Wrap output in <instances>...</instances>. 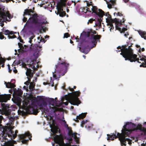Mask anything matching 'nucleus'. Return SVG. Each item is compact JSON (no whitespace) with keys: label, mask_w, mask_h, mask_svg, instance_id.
Returning a JSON list of instances; mask_svg holds the SVG:
<instances>
[{"label":"nucleus","mask_w":146,"mask_h":146,"mask_svg":"<svg viewBox=\"0 0 146 146\" xmlns=\"http://www.w3.org/2000/svg\"><path fill=\"white\" fill-rule=\"evenodd\" d=\"M1 105L2 106L3 109L1 113L2 114H4L5 115L8 116L9 119L11 122H9L7 124V126H6L5 128L0 127V140L1 141L4 143L2 144H3L2 146H14L13 144H15L16 141L13 140L8 141L7 137V134H5V132H7V129L9 130V132L8 135V137H10L11 139H14L17 136V131L15 130L14 132L11 129L13 128L14 127L12 126L13 122L14 120L13 117H10L9 115L10 113V111L9 109H7L9 108V106H5L4 104L1 103Z\"/></svg>","instance_id":"nucleus-1"},{"label":"nucleus","mask_w":146,"mask_h":146,"mask_svg":"<svg viewBox=\"0 0 146 146\" xmlns=\"http://www.w3.org/2000/svg\"><path fill=\"white\" fill-rule=\"evenodd\" d=\"M117 49H119L116 50L117 52L121 51L120 54L122 55L125 60H129L131 62L137 61L138 62L141 64L140 66V67H146V57L145 56H140L139 58H137V55L133 54L132 49L130 48H127L125 46H119L117 47Z\"/></svg>","instance_id":"nucleus-2"},{"label":"nucleus","mask_w":146,"mask_h":146,"mask_svg":"<svg viewBox=\"0 0 146 146\" xmlns=\"http://www.w3.org/2000/svg\"><path fill=\"white\" fill-rule=\"evenodd\" d=\"M27 35L29 38L28 41V42L31 44V47H30V48L31 52L33 53V55L31 56V58L34 61L33 62H32L29 65L33 70H36L38 66L37 64V62L36 63H35L34 62L36 61V59L40 56L39 52L41 51V49L40 48L38 47L35 48H32L33 44L32 39L35 37V35L33 33L31 32H29L27 33Z\"/></svg>","instance_id":"nucleus-3"},{"label":"nucleus","mask_w":146,"mask_h":146,"mask_svg":"<svg viewBox=\"0 0 146 146\" xmlns=\"http://www.w3.org/2000/svg\"><path fill=\"white\" fill-rule=\"evenodd\" d=\"M139 129L144 133H146V128L143 127L141 124H138L137 126L131 122H127L125 123L122 129L121 134L125 138L129 135L132 131Z\"/></svg>","instance_id":"nucleus-4"},{"label":"nucleus","mask_w":146,"mask_h":146,"mask_svg":"<svg viewBox=\"0 0 146 146\" xmlns=\"http://www.w3.org/2000/svg\"><path fill=\"white\" fill-rule=\"evenodd\" d=\"M33 13L31 10H25L24 13V18L23 19V21L25 22L27 17H29V19L24 26L23 29L22 30V31L25 32L26 29L27 27H28L31 23H34L35 24H38V25H42V23H40L38 21V17H37V15L34 14L32 15L31 17V13Z\"/></svg>","instance_id":"nucleus-5"},{"label":"nucleus","mask_w":146,"mask_h":146,"mask_svg":"<svg viewBox=\"0 0 146 146\" xmlns=\"http://www.w3.org/2000/svg\"><path fill=\"white\" fill-rule=\"evenodd\" d=\"M80 93L78 91H76L69 93L68 95H66L62 98L61 101L66 105H68L69 102L72 105L78 106L80 103L78 98Z\"/></svg>","instance_id":"nucleus-6"},{"label":"nucleus","mask_w":146,"mask_h":146,"mask_svg":"<svg viewBox=\"0 0 146 146\" xmlns=\"http://www.w3.org/2000/svg\"><path fill=\"white\" fill-rule=\"evenodd\" d=\"M104 15L105 17L106 22L108 24L114 22L115 24L116 29L118 30L121 33H123L127 30L126 28H121V26L123 25V23L125 21L124 19H122V22L121 21H120L116 19H115L113 20L112 19L111 15L108 13H106L105 14H104Z\"/></svg>","instance_id":"nucleus-7"},{"label":"nucleus","mask_w":146,"mask_h":146,"mask_svg":"<svg viewBox=\"0 0 146 146\" xmlns=\"http://www.w3.org/2000/svg\"><path fill=\"white\" fill-rule=\"evenodd\" d=\"M107 140H113L114 139L118 137L122 146H126V143L127 142H128L129 145H131V144L132 140L134 139V138H131V139H130L128 138H125L124 136H123L121 133H120L117 132H115L110 134H107Z\"/></svg>","instance_id":"nucleus-8"},{"label":"nucleus","mask_w":146,"mask_h":146,"mask_svg":"<svg viewBox=\"0 0 146 146\" xmlns=\"http://www.w3.org/2000/svg\"><path fill=\"white\" fill-rule=\"evenodd\" d=\"M13 64H16L17 65L19 64L22 67L25 68H26V66L27 65L26 64L23 62L21 60H20L18 61H14ZM26 68L27 71L26 74L27 76L28 80L25 82V84L26 85V86H24L23 88L24 89L27 91L28 90V85L30 82L29 79L30 78L32 77L33 73L32 72V71L30 69H28L27 67H26Z\"/></svg>","instance_id":"nucleus-9"},{"label":"nucleus","mask_w":146,"mask_h":146,"mask_svg":"<svg viewBox=\"0 0 146 146\" xmlns=\"http://www.w3.org/2000/svg\"><path fill=\"white\" fill-rule=\"evenodd\" d=\"M12 16L5 9L4 7H0V25L2 27L4 24L2 23L3 22L9 21Z\"/></svg>","instance_id":"nucleus-10"},{"label":"nucleus","mask_w":146,"mask_h":146,"mask_svg":"<svg viewBox=\"0 0 146 146\" xmlns=\"http://www.w3.org/2000/svg\"><path fill=\"white\" fill-rule=\"evenodd\" d=\"M56 98H55V100L53 99L52 98H48L47 99L48 101L50 102V104L49 105L50 109H52L54 111H62V109L60 108H59L58 107L60 106L62 104H58L56 100Z\"/></svg>","instance_id":"nucleus-11"},{"label":"nucleus","mask_w":146,"mask_h":146,"mask_svg":"<svg viewBox=\"0 0 146 146\" xmlns=\"http://www.w3.org/2000/svg\"><path fill=\"white\" fill-rule=\"evenodd\" d=\"M90 8L91 9L93 12L96 13L100 18V19L98 20V23L96 24L95 25L96 26H99L100 27L101 25V22L102 20V18L104 16V12L100 9H98L95 6H92L90 7Z\"/></svg>","instance_id":"nucleus-12"},{"label":"nucleus","mask_w":146,"mask_h":146,"mask_svg":"<svg viewBox=\"0 0 146 146\" xmlns=\"http://www.w3.org/2000/svg\"><path fill=\"white\" fill-rule=\"evenodd\" d=\"M56 69H57V70H56L55 69V71L52 72L53 80H52V78L51 77L50 78V82H44L43 83L44 85H46L48 84H49L50 86L51 85L52 86H54V85H55V84H54L55 82H57V79L60 76L59 72L58 71V67H56Z\"/></svg>","instance_id":"nucleus-13"},{"label":"nucleus","mask_w":146,"mask_h":146,"mask_svg":"<svg viewBox=\"0 0 146 146\" xmlns=\"http://www.w3.org/2000/svg\"><path fill=\"white\" fill-rule=\"evenodd\" d=\"M67 0H60V2L58 3L57 6V12L55 11L57 15L59 14L60 17H63L65 15V13L63 11L62 7L65 5Z\"/></svg>","instance_id":"nucleus-14"},{"label":"nucleus","mask_w":146,"mask_h":146,"mask_svg":"<svg viewBox=\"0 0 146 146\" xmlns=\"http://www.w3.org/2000/svg\"><path fill=\"white\" fill-rule=\"evenodd\" d=\"M62 123L64 127L67 129L68 134L71 136H72V137H74L75 141H76L77 143H78L79 140V138L78 136L79 135L77 133H73L71 128L69 127L68 125L66 123V122L65 121V120H62Z\"/></svg>","instance_id":"nucleus-15"},{"label":"nucleus","mask_w":146,"mask_h":146,"mask_svg":"<svg viewBox=\"0 0 146 146\" xmlns=\"http://www.w3.org/2000/svg\"><path fill=\"white\" fill-rule=\"evenodd\" d=\"M31 136L30 134L28 132L25 133V134H23L19 136L20 139H23L21 142L25 144L29 140H31Z\"/></svg>","instance_id":"nucleus-16"},{"label":"nucleus","mask_w":146,"mask_h":146,"mask_svg":"<svg viewBox=\"0 0 146 146\" xmlns=\"http://www.w3.org/2000/svg\"><path fill=\"white\" fill-rule=\"evenodd\" d=\"M11 96L10 94L0 95V102H6L7 100L10 99Z\"/></svg>","instance_id":"nucleus-17"},{"label":"nucleus","mask_w":146,"mask_h":146,"mask_svg":"<svg viewBox=\"0 0 146 146\" xmlns=\"http://www.w3.org/2000/svg\"><path fill=\"white\" fill-rule=\"evenodd\" d=\"M18 44L20 48V49L18 50L19 52H26L28 50V47L27 46L24 45L23 46L20 43H19Z\"/></svg>","instance_id":"nucleus-18"},{"label":"nucleus","mask_w":146,"mask_h":146,"mask_svg":"<svg viewBox=\"0 0 146 146\" xmlns=\"http://www.w3.org/2000/svg\"><path fill=\"white\" fill-rule=\"evenodd\" d=\"M4 34L5 35H8V37L9 38H14V36L13 35L11 36L9 35H12L13 34V33L12 31H10L8 30H6L3 32Z\"/></svg>","instance_id":"nucleus-19"},{"label":"nucleus","mask_w":146,"mask_h":146,"mask_svg":"<svg viewBox=\"0 0 146 146\" xmlns=\"http://www.w3.org/2000/svg\"><path fill=\"white\" fill-rule=\"evenodd\" d=\"M100 37V36L99 35H94L93 36V38L92 39V42L93 43L94 45H93L92 48L95 46L96 45V40L99 39Z\"/></svg>","instance_id":"nucleus-20"},{"label":"nucleus","mask_w":146,"mask_h":146,"mask_svg":"<svg viewBox=\"0 0 146 146\" xmlns=\"http://www.w3.org/2000/svg\"><path fill=\"white\" fill-rule=\"evenodd\" d=\"M23 105L24 108L29 110L28 107L29 105V99H25L23 103Z\"/></svg>","instance_id":"nucleus-21"},{"label":"nucleus","mask_w":146,"mask_h":146,"mask_svg":"<svg viewBox=\"0 0 146 146\" xmlns=\"http://www.w3.org/2000/svg\"><path fill=\"white\" fill-rule=\"evenodd\" d=\"M86 113H83L80 114L78 116H77L76 117V119L75 120V121L76 122H78V119H83L86 116Z\"/></svg>","instance_id":"nucleus-22"},{"label":"nucleus","mask_w":146,"mask_h":146,"mask_svg":"<svg viewBox=\"0 0 146 146\" xmlns=\"http://www.w3.org/2000/svg\"><path fill=\"white\" fill-rule=\"evenodd\" d=\"M137 31L141 37L146 39V33L145 32L141 30H138Z\"/></svg>","instance_id":"nucleus-23"},{"label":"nucleus","mask_w":146,"mask_h":146,"mask_svg":"<svg viewBox=\"0 0 146 146\" xmlns=\"http://www.w3.org/2000/svg\"><path fill=\"white\" fill-rule=\"evenodd\" d=\"M5 84L6 87L8 88H12L15 87V86L13 84H11L10 82L6 83L5 82Z\"/></svg>","instance_id":"nucleus-24"},{"label":"nucleus","mask_w":146,"mask_h":146,"mask_svg":"<svg viewBox=\"0 0 146 146\" xmlns=\"http://www.w3.org/2000/svg\"><path fill=\"white\" fill-rule=\"evenodd\" d=\"M115 1L111 0L110 1V3L107 2L108 7L109 8H111L112 6L115 3Z\"/></svg>","instance_id":"nucleus-25"},{"label":"nucleus","mask_w":146,"mask_h":146,"mask_svg":"<svg viewBox=\"0 0 146 146\" xmlns=\"http://www.w3.org/2000/svg\"><path fill=\"white\" fill-rule=\"evenodd\" d=\"M14 93L15 94L19 96H20L22 94V92L21 90L19 89H18L17 92H14Z\"/></svg>","instance_id":"nucleus-26"},{"label":"nucleus","mask_w":146,"mask_h":146,"mask_svg":"<svg viewBox=\"0 0 146 146\" xmlns=\"http://www.w3.org/2000/svg\"><path fill=\"white\" fill-rule=\"evenodd\" d=\"M79 50L81 52L85 54H87L90 50V49L86 48L82 50L80 47L79 48Z\"/></svg>","instance_id":"nucleus-27"},{"label":"nucleus","mask_w":146,"mask_h":146,"mask_svg":"<svg viewBox=\"0 0 146 146\" xmlns=\"http://www.w3.org/2000/svg\"><path fill=\"white\" fill-rule=\"evenodd\" d=\"M35 85V84L34 82H31L29 86V88L31 90H33Z\"/></svg>","instance_id":"nucleus-28"},{"label":"nucleus","mask_w":146,"mask_h":146,"mask_svg":"<svg viewBox=\"0 0 146 146\" xmlns=\"http://www.w3.org/2000/svg\"><path fill=\"white\" fill-rule=\"evenodd\" d=\"M135 46L137 48H138L139 49H138V51L140 52H141V51H143L145 50V49L144 48H142L141 49L140 48V46L139 45H135Z\"/></svg>","instance_id":"nucleus-29"},{"label":"nucleus","mask_w":146,"mask_h":146,"mask_svg":"<svg viewBox=\"0 0 146 146\" xmlns=\"http://www.w3.org/2000/svg\"><path fill=\"white\" fill-rule=\"evenodd\" d=\"M21 100L20 98H18V100H16L15 99V103L17 104L19 106L21 105Z\"/></svg>","instance_id":"nucleus-30"},{"label":"nucleus","mask_w":146,"mask_h":146,"mask_svg":"<svg viewBox=\"0 0 146 146\" xmlns=\"http://www.w3.org/2000/svg\"><path fill=\"white\" fill-rule=\"evenodd\" d=\"M109 25L110 26L109 28H110V32H111V29H114V27L113 26V25L112 24V23H110L109 24H108V25Z\"/></svg>","instance_id":"nucleus-31"},{"label":"nucleus","mask_w":146,"mask_h":146,"mask_svg":"<svg viewBox=\"0 0 146 146\" xmlns=\"http://www.w3.org/2000/svg\"><path fill=\"white\" fill-rule=\"evenodd\" d=\"M42 38V37H38L37 38L38 39V43H40L41 42H45V41H44V40L43 39H41Z\"/></svg>","instance_id":"nucleus-32"},{"label":"nucleus","mask_w":146,"mask_h":146,"mask_svg":"<svg viewBox=\"0 0 146 146\" xmlns=\"http://www.w3.org/2000/svg\"><path fill=\"white\" fill-rule=\"evenodd\" d=\"M88 121L87 120H84L82 121L81 124V126L82 127H83V125L86 123Z\"/></svg>","instance_id":"nucleus-33"},{"label":"nucleus","mask_w":146,"mask_h":146,"mask_svg":"<svg viewBox=\"0 0 146 146\" xmlns=\"http://www.w3.org/2000/svg\"><path fill=\"white\" fill-rule=\"evenodd\" d=\"M95 20V19H91L88 20V24L89 23H92L93 21H94Z\"/></svg>","instance_id":"nucleus-34"},{"label":"nucleus","mask_w":146,"mask_h":146,"mask_svg":"<svg viewBox=\"0 0 146 146\" xmlns=\"http://www.w3.org/2000/svg\"><path fill=\"white\" fill-rule=\"evenodd\" d=\"M69 36V34H68V33H66L64 34V38H67Z\"/></svg>","instance_id":"nucleus-35"},{"label":"nucleus","mask_w":146,"mask_h":146,"mask_svg":"<svg viewBox=\"0 0 146 146\" xmlns=\"http://www.w3.org/2000/svg\"><path fill=\"white\" fill-rule=\"evenodd\" d=\"M5 37H4V36L2 35V34L1 33V32L0 33V39H3Z\"/></svg>","instance_id":"nucleus-36"},{"label":"nucleus","mask_w":146,"mask_h":146,"mask_svg":"<svg viewBox=\"0 0 146 146\" xmlns=\"http://www.w3.org/2000/svg\"><path fill=\"white\" fill-rule=\"evenodd\" d=\"M3 117L1 115H0V123L3 119ZM1 126V125L0 124V127Z\"/></svg>","instance_id":"nucleus-37"},{"label":"nucleus","mask_w":146,"mask_h":146,"mask_svg":"<svg viewBox=\"0 0 146 146\" xmlns=\"http://www.w3.org/2000/svg\"><path fill=\"white\" fill-rule=\"evenodd\" d=\"M117 15H118L119 16H121L122 15V14H121L120 13H117Z\"/></svg>","instance_id":"nucleus-38"},{"label":"nucleus","mask_w":146,"mask_h":146,"mask_svg":"<svg viewBox=\"0 0 146 146\" xmlns=\"http://www.w3.org/2000/svg\"><path fill=\"white\" fill-rule=\"evenodd\" d=\"M13 71L15 73H16L17 72V70H16V69H15L13 70Z\"/></svg>","instance_id":"nucleus-39"},{"label":"nucleus","mask_w":146,"mask_h":146,"mask_svg":"<svg viewBox=\"0 0 146 146\" xmlns=\"http://www.w3.org/2000/svg\"><path fill=\"white\" fill-rule=\"evenodd\" d=\"M38 112L37 111H35L33 113L35 115H36L37 114Z\"/></svg>","instance_id":"nucleus-40"},{"label":"nucleus","mask_w":146,"mask_h":146,"mask_svg":"<svg viewBox=\"0 0 146 146\" xmlns=\"http://www.w3.org/2000/svg\"><path fill=\"white\" fill-rule=\"evenodd\" d=\"M143 125L145 126L146 127V122H144L143 123Z\"/></svg>","instance_id":"nucleus-41"},{"label":"nucleus","mask_w":146,"mask_h":146,"mask_svg":"<svg viewBox=\"0 0 146 146\" xmlns=\"http://www.w3.org/2000/svg\"><path fill=\"white\" fill-rule=\"evenodd\" d=\"M69 88L70 90L71 91H72L73 90V89L72 88Z\"/></svg>","instance_id":"nucleus-42"},{"label":"nucleus","mask_w":146,"mask_h":146,"mask_svg":"<svg viewBox=\"0 0 146 146\" xmlns=\"http://www.w3.org/2000/svg\"><path fill=\"white\" fill-rule=\"evenodd\" d=\"M76 41L77 42H78L79 39L78 38H77V37L76 38Z\"/></svg>","instance_id":"nucleus-43"},{"label":"nucleus","mask_w":146,"mask_h":146,"mask_svg":"<svg viewBox=\"0 0 146 146\" xmlns=\"http://www.w3.org/2000/svg\"><path fill=\"white\" fill-rule=\"evenodd\" d=\"M87 3V5L88 6H90L91 5V4H90L89 3Z\"/></svg>","instance_id":"nucleus-44"},{"label":"nucleus","mask_w":146,"mask_h":146,"mask_svg":"<svg viewBox=\"0 0 146 146\" xmlns=\"http://www.w3.org/2000/svg\"><path fill=\"white\" fill-rule=\"evenodd\" d=\"M129 1V0H124V1L125 3L128 2Z\"/></svg>","instance_id":"nucleus-45"},{"label":"nucleus","mask_w":146,"mask_h":146,"mask_svg":"<svg viewBox=\"0 0 146 146\" xmlns=\"http://www.w3.org/2000/svg\"><path fill=\"white\" fill-rule=\"evenodd\" d=\"M8 67L9 68V71H10V67H9V66H10L9 65V64L8 65Z\"/></svg>","instance_id":"nucleus-46"},{"label":"nucleus","mask_w":146,"mask_h":146,"mask_svg":"<svg viewBox=\"0 0 146 146\" xmlns=\"http://www.w3.org/2000/svg\"><path fill=\"white\" fill-rule=\"evenodd\" d=\"M70 42L71 44L73 43V42L72 40H70Z\"/></svg>","instance_id":"nucleus-47"},{"label":"nucleus","mask_w":146,"mask_h":146,"mask_svg":"<svg viewBox=\"0 0 146 146\" xmlns=\"http://www.w3.org/2000/svg\"><path fill=\"white\" fill-rule=\"evenodd\" d=\"M127 35H128V34H125L124 35L125 36H126Z\"/></svg>","instance_id":"nucleus-48"},{"label":"nucleus","mask_w":146,"mask_h":146,"mask_svg":"<svg viewBox=\"0 0 146 146\" xmlns=\"http://www.w3.org/2000/svg\"><path fill=\"white\" fill-rule=\"evenodd\" d=\"M71 140H72V139H69V143H71L70 141H71Z\"/></svg>","instance_id":"nucleus-49"},{"label":"nucleus","mask_w":146,"mask_h":146,"mask_svg":"<svg viewBox=\"0 0 146 146\" xmlns=\"http://www.w3.org/2000/svg\"><path fill=\"white\" fill-rule=\"evenodd\" d=\"M74 108V107L73 106H71V109H73Z\"/></svg>","instance_id":"nucleus-50"},{"label":"nucleus","mask_w":146,"mask_h":146,"mask_svg":"<svg viewBox=\"0 0 146 146\" xmlns=\"http://www.w3.org/2000/svg\"><path fill=\"white\" fill-rule=\"evenodd\" d=\"M48 38V36H47L46 35V36H45V38Z\"/></svg>","instance_id":"nucleus-51"},{"label":"nucleus","mask_w":146,"mask_h":146,"mask_svg":"<svg viewBox=\"0 0 146 146\" xmlns=\"http://www.w3.org/2000/svg\"><path fill=\"white\" fill-rule=\"evenodd\" d=\"M93 33L94 34H96V32L95 31H94V32H93Z\"/></svg>","instance_id":"nucleus-52"},{"label":"nucleus","mask_w":146,"mask_h":146,"mask_svg":"<svg viewBox=\"0 0 146 146\" xmlns=\"http://www.w3.org/2000/svg\"><path fill=\"white\" fill-rule=\"evenodd\" d=\"M67 12H69V10L68 9H67Z\"/></svg>","instance_id":"nucleus-53"},{"label":"nucleus","mask_w":146,"mask_h":146,"mask_svg":"<svg viewBox=\"0 0 146 146\" xmlns=\"http://www.w3.org/2000/svg\"><path fill=\"white\" fill-rule=\"evenodd\" d=\"M76 88V86H74V88Z\"/></svg>","instance_id":"nucleus-54"},{"label":"nucleus","mask_w":146,"mask_h":146,"mask_svg":"<svg viewBox=\"0 0 146 146\" xmlns=\"http://www.w3.org/2000/svg\"><path fill=\"white\" fill-rule=\"evenodd\" d=\"M83 56V57L84 58H85V56Z\"/></svg>","instance_id":"nucleus-55"},{"label":"nucleus","mask_w":146,"mask_h":146,"mask_svg":"<svg viewBox=\"0 0 146 146\" xmlns=\"http://www.w3.org/2000/svg\"><path fill=\"white\" fill-rule=\"evenodd\" d=\"M65 65L66 64V63H65ZM66 64L67 65H68V64Z\"/></svg>","instance_id":"nucleus-56"},{"label":"nucleus","mask_w":146,"mask_h":146,"mask_svg":"<svg viewBox=\"0 0 146 146\" xmlns=\"http://www.w3.org/2000/svg\"><path fill=\"white\" fill-rule=\"evenodd\" d=\"M25 0H23V1H25Z\"/></svg>","instance_id":"nucleus-57"},{"label":"nucleus","mask_w":146,"mask_h":146,"mask_svg":"<svg viewBox=\"0 0 146 146\" xmlns=\"http://www.w3.org/2000/svg\"><path fill=\"white\" fill-rule=\"evenodd\" d=\"M29 100H31V98H29Z\"/></svg>","instance_id":"nucleus-58"},{"label":"nucleus","mask_w":146,"mask_h":146,"mask_svg":"<svg viewBox=\"0 0 146 146\" xmlns=\"http://www.w3.org/2000/svg\"><path fill=\"white\" fill-rule=\"evenodd\" d=\"M20 42H22V41L21 40H20Z\"/></svg>","instance_id":"nucleus-59"},{"label":"nucleus","mask_w":146,"mask_h":146,"mask_svg":"<svg viewBox=\"0 0 146 146\" xmlns=\"http://www.w3.org/2000/svg\"><path fill=\"white\" fill-rule=\"evenodd\" d=\"M143 146H146V145H144Z\"/></svg>","instance_id":"nucleus-60"}]
</instances>
